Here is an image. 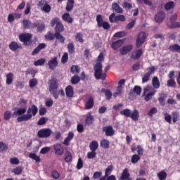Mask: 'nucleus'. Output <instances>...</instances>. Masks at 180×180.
I'll return each mask as SVG.
<instances>
[{"label":"nucleus","instance_id":"nucleus-10","mask_svg":"<svg viewBox=\"0 0 180 180\" xmlns=\"http://www.w3.org/2000/svg\"><path fill=\"white\" fill-rule=\"evenodd\" d=\"M156 23H162L165 19V13L164 11H159L154 17Z\"/></svg>","mask_w":180,"mask_h":180},{"label":"nucleus","instance_id":"nucleus-32","mask_svg":"<svg viewBox=\"0 0 180 180\" xmlns=\"http://www.w3.org/2000/svg\"><path fill=\"white\" fill-rule=\"evenodd\" d=\"M55 38L59 41V43L64 44L65 43V37L61 34V33H55Z\"/></svg>","mask_w":180,"mask_h":180},{"label":"nucleus","instance_id":"nucleus-2","mask_svg":"<svg viewBox=\"0 0 180 180\" xmlns=\"http://www.w3.org/2000/svg\"><path fill=\"white\" fill-rule=\"evenodd\" d=\"M103 53H100L97 58V63L94 65V76L96 79H102L105 81L106 79V73H103V70H102V63H101L103 60Z\"/></svg>","mask_w":180,"mask_h":180},{"label":"nucleus","instance_id":"nucleus-46","mask_svg":"<svg viewBox=\"0 0 180 180\" xmlns=\"http://www.w3.org/2000/svg\"><path fill=\"white\" fill-rule=\"evenodd\" d=\"M48 121H49V118L45 117H41V118H39V121L37 122V125L43 126L46 124V123H47Z\"/></svg>","mask_w":180,"mask_h":180},{"label":"nucleus","instance_id":"nucleus-40","mask_svg":"<svg viewBox=\"0 0 180 180\" xmlns=\"http://www.w3.org/2000/svg\"><path fill=\"white\" fill-rule=\"evenodd\" d=\"M23 171V168L20 166H18L15 168L12 169L13 174L15 175H22V172Z\"/></svg>","mask_w":180,"mask_h":180},{"label":"nucleus","instance_id":"nucleus-24","mask_svg":"<svg viewBox=\"0 0 180 180\" xmlns=\"http://www.w3.org/2000/svg\"><path fill=\"white\" fill-rule=\"evenodd\" d=\"M152 85L155 89H158L160 86H161V83L160 82V79L158 77L155 76L152 79Z\"/></svg>","mask_w":180,"mask_h":180},{"label":"nucleus","instance_id":"nucleus-5","mask_svg":"<svg viewBox=\"0 0 180 180\" xmlns=\"http://www.w3.org/2000/svg\"><path fill=\"white\" fill-rule=\"evenodd\" d=\"M32 37L33 35L30 33H24L18 36L20 41L23 43L24 46H31L32 43H33V41L32 40Z\"/></svg>","mask_w":180,"mask_h":180},{"label":"nucleus","instance_id":"nucleus-60","mask_svg":"<svg viewBox=\"0 0 180 180\" xmlns=\"http://www.w3.org/2000/svg\"><path fill=\"white\" fill-rule=\"evenodd\" d=\"M4 120H9L12 117V112L9 110H6L4 112Z\"/></svg>","mask_w":180,"mask_h":180},{"label":"nucleus","instance_id":"nucleus-7","mask_svg":"<svg viewBox=\"0 0 180 180\" xmlns=\"http://www.w3.org/2000/svg\"><path fill=\"white\" fill-rule=\"evenodd\" d=\"M146 39H147V34L144 32H141L138 34V37L136 41V49H140L144 44L146 41Z\"/></svg>","mask_w":180,"mask_h":180},{"label":"nucleus","instance_id":"nucleus-38","mask_svg":"<svg viewBox=\"0 0 180 180\" xmlns=\"http://www.w3.org/2000/svg\"><path fill=\"white\" fill-rule=\"evenodd\" d=\"M169 51H176V53H180V46L174 44V45H170L169 46Z\"/></svg>","mask_w":180,"mask_h":180},{"label":"nucleus","instance_id":"nucleus-57","mask_svg":"<svg viewBox=\"0 0 180 180\" xmlns=\"http://www.w3.org/2000/svg\"><path fill=\"white\" fill-rule=\"evenodd\" d=\"M165 116V122H167V123H169V124H171L172 123V117L171 116V115L168 114L167 112H165L164 114Z\"/></svg>","mask_w":180,"mask_h":180},{"label":"nucleus","instance_id":"nucleus-48","mask_svg":"<svg viewBox=\"0 0 180 180\" xmlns=\"http://www.w3.org/2000/svg\"><path fill=\"white\" fill-rule=\"evenodd\" d=\"M155 92H157V91H154L150 93H148L146 96H145V101L146 102H148V101H150V99H153V96H154V95H155Z\"/></svg>","mask_w":180,"mask_h":180},{"label":"nucleus","instance_id":"nucleus-25","mask_svg":"<svg viewBox=\"0 0 180 180\" xmlns=\"http://www.w3.org/2000/svg\"><path fill=\"white\" fill-rule=\"evenodd\" d=\"M8 47L11 51H16L18 49H22V46H20L16 41H11Z\"/></svg>","mask_w":180,"mask_h":180},{"label":"nucleus","instance_id":"nucleus-44","mask_svg":"<svg viewBox=\"0 0 180 180\" xmlns=\"http://www.w3.org/2000/svg\"><path fill=\"white\" fill-rule=\"evenodd\" d=\"M157 176L160 180H166L167 179V172L165 171H161L157 174Z\"/></svg>","mask_w":180,"mask_h":180},{"label":"nucleus","instance_id":"nucleus-11","mask_svg":"<svg viewBox=\"0 0 180 180\" xmlns=\"http://www.w3.org/2000/svg\"><path fill=\"white\" fill-rule=\"evenodd\" d=\"M103 131L105 133V136L107 137H112V136H115V129H113V127L110 125L103 127Z\"/></svg>","mask_w":180,"mask_h":180},{"label":"nucleus","instance_id":"nucleus-4","mask_svg":"<svg viewBox=\"0 0 180 180\" xmlns=\"http://www.w3.org/2000/svg\"><path fill=\"white\" fill-rule=\"evenodd\" d=\"M120 115L122 116H125L126 117H131L132 120L134 122H137L139 120V117H140V115H139V110H134L133 112H131V110L129 108L124 109L120 111Z\"/></svg>","mask_w":180,"mask_h":180},{"label":"nucleus","instance_id":"nucleus-13","mask_svg":"<svg viewBox=\"0 0 180 180\" xmlns=\"http://www.w3.org/2000/svg\"><path fill=\"white\" fill-rule=\"evenodd\" d=\"M53 148L56 155H63V154H64V146H63L61 143H56L53 145Z\"/></svg>","mask_w":180,"mask_h":180},{"label":"nucleus","instance_id":"nucleus-36","mask_svg":"<svg viewBox=\"0 0 180 180\" xmlns=\"http://www.w3.org/2000/svg\"><path fill=\"white\" fill-rule=\"evenodd\" d=\"M68 50L69 54H74L75 53V45L72 42L68 44Z\"/></svg>","mask_w":180,"mask_h":180},{"label":"nucleus","instance_id":"nucleus-33","mask_svg":"<svg viewBox=\"0 0 180 180\" xmlns=\"http://www.w3.org/2000/svg\"><path fill=\"white\" fill-rule=\"evenodd\" d=\"M98 147H99V143H98V141H93L89 145V148L91 151H96L98 150Z\"/></svg>","mask_w":180,"mask_h":180},{"label":"nucleus","instance_id":"nucleus-30","mask_svg":"<svg viewBox=\"0 0 180 180\" xmlns=\"http://www.w3.org/2000/svg\"><path fill=\"white\" fill-rule=\"evenodd\" d=\"M110 144V142L109 140L107 139H103L100 142V146L102 148H105V150H108L109 148V145Z\"/></svg>","mask_w":180,"mask_h":180},{"label":"nucleus","instance_id":"nucleus-1","mask_svg":"<svg viewBox=\"0 0 180 180\" xmlns=\"http://www.w3.org/2000/svg\"><path fill=\"white\" fill-rule=\"evenodd\" d=\"M39 112V108L34 104L31 105V108H29L27 110L26 113V108H18L17 110L14 111L13 115L14 116H19L17 118V122L20 123V122H27V120H30L33 116H36L37 112Z\"/></svg>","mask_w":180,"mask_h":180},{"label":"nucleus","instance_id":"nucleus-39","mask_svg":"<svg viewBox=\"0 0 180 180\" xmlns=\"http://www.w3.org/2000/svg\"><path fill=\"white\" fill-rule=\"evenodd\" d=\"M80 72L81 68H79V66L75 65H72L70 68V72H72V74H79Z\"/></svg>","mask_w":180,"mask_h":180},{"label":"nucleus","instance_id":"nucleus-19","mask_svg":"<svg viewBox=\"0 0 180 180\" xmlns=\"http://www.w3.org/2000/svg\"><path fill=\"white\" fill-rule=\"evenodd\" d=\"M143 49H139L138 50L134 51V53L131 55V58L132 60H139L141 56H143Z\"/></svg>","mask_w":180,"mask_h":180},{"label":"nucleus","instance_id":"nucleus-26","mask_svg":"<svg viewBox=\"0 0 180 180\" xmlns=\"http://www.w3.org/2000/svg\"><path fill=\"white\" fill-rule=\"evenodd\" d=\"M112 9L114 10L116 13H123V8H122L117 3H112Z\"/></svg>","mask_w":180,"mask_h":180},{"label":"nucleus","instance_id":"nucleus-53","mask_svg":"<svg viewBox=\"0 0 180 180\" xmlns=\"http://www.w3.org/2000/svg\"><path fill=\"white\" fill-rule=\"evenodd\" d=\"M30 25H32V22L29 20H22V27L24 29H29L30 27Z\"/></svg>","mask_w":180,"mask_h":180},{"label":"nucleus","instance_id":"nucleus-35","mask_svg":"<svg viewBox=\"0 0 180 180\" xmlns=\"http://www.w3.org/2000/svg\"><path fill=\"white\" fill-rule=\"evenodd\" d=\"M46 40H49L50 41H53L56 39V33H53L51 32H48L45 35Z\"/></svg>","mask_w":180,"mask_h":180},{"label":"nucleus","instance_id":"nucleus-27","mask_svg":"<svg viewBox=\"0 0 180 180\" xmlns=\"http://www.w3.org/2000/svg\"><path fill=\"white\" fill-rule=\"evenodd\" d=\"M62 19L64 22H67L68 23H72L74 22V19L70 15V13H65L62 15Z\"/></svg>","mask_w":180,"mask_h":180},{"label":"nucleus","instance_id":"nucleus-61","mask_svg":"<svg viewBox=\"0 0 180 180\" xmlns=\"http://www.w3.org/2000/svg\"><path fill=\"white\" fill-rule=\"evenodd\" d=\"M134 25H136V20H133L131 22L128 23L126 25L127 30H130V29H133V27H134Z\"/></svg>","mask_w":180,"mask_h":180},{"label":"nucleus","instance_id":"nucleus-43","mask_svg":"<svg viewBox=\"0 0 180 180\" xmlns=\"http://www.w3.org/2000/svg\"><path fill=\"white\" fill-rule=\"evenodd\" d=\"M9 146L2 141H0V153H5L8 151Z\"/></svg>","mask_w":180,"mask_h":180},{"label":"nucleus","instance_id":"nucleus-23","mask_svg":"<svg viewBox=\"0 0 180 180\" xmlns=\"http://www.w3.org/2000/svg\"><path fill=\"white\" fill-rule=\"evenodd\" d=\"M74 139V132L70 131L68 134V136L65 139L63 144L65 146H70V141Z\"/></svg>","mask_w":180,"mask_h":180},{"label":"nucleus","instance_id":"nucleus-28","mask_svg":"<svg viewBox=\"0 0 180 180\" xmlns=\"http://www.w3.org/2000/svg\"><path fill=\"white\" fill-rule=\"evenodd\" d=\"M6 85H12V84L13 83V73L12 72H8L6 75Z\"/></svg>","mask_w":180,"mask_h":180},{"label":"nucleus","instance_id":"nucleus-62","mask_svg":"<svg viewBox=\"0 0 180 180\" xmlns=\"http://www.w3.org/2000/svg\"><path fill=\"white\" fill-rule=\"evenodd\" d=\"M133 92L136 94V95H141V87L139 86H135L133 89Z\"/></svg>","mask_w":180,"mask_h":180},{"label":"nucleus","instance_id":"nucleus-12","mask_svg":"<svg viewBox=\"0 0 180 180\" xmlns=\"http://www.w3.org/2000/svg\"><path fill=\"white\" fill-rule=\"evenodd\" d=\"M48 65L49 70H56L58 67V60L57 57H53V59H51L48 62Z\"/></svg>","mask_w":180,"mask_h":180},{"label":"nucleus","instance_id":"nucleus-6","mask_svg":"<svg viewBox=\"0 0 180 180\" xmlns=\"http://www.w3.org/2000/svg\"><path fill=\"white\" fill-rule=\"evenodd\" d=\"M96 20L97 22L98 27H103L105 30H109V29H110V24L106 21H103L102 15H97Z\"/></svg>","mask_w":180,"mask_h":180},{"label":"nucleus","instance_id":"nucleus-37","mask_svg":"<svg viewBox=\"0 0 180 180\" xmlns=\"http://www.w3.org/2000/svg\"><path fill=\"white\" fill-rule=\"evenodd\" d=\"M130 177V173H129V169L126 168L123 170L121 179L126 180Z\"/></svg>","mask_w":180,"mask_h":180},{"label":"nucleus","instance_id":"nucleus-16","mask_svg":"<svg viewBox=\"0 0 180 180\" xmlns=\"http://www.w3.org/2000/svg\"><path fill=\"white\" fill-rule=\"evenodd\" d=\"M124 43V39H119L113 41L111 44V47L113 50H117L118 49H120L122 46H123Z\"/></svg>","mask_w":180,"mask_h":180},{"label":"nucleus","instance_id":"nucleus-20","mask_svg":"<svg viewBox=\"0 0 180 180\" xmlns=\"http://www.w3.org/2000/svg\"><path fill=\"white\" fill-rule=\"evenodd\" d=\"M64 0H57L58 2L61 3ZM74 0H68L67 5H66V11L67 12H71L74 9Z\"/></svg>","mask_w":180,"mask_h":180},{"label":"nucleus","instance_id":"nucleus-52","mask_svg":"<svg viewBox=\"0 0 180 180\" xmlns=\"http://www.w3.org/2000/svg\"><path fill=\"white\" fill-rule=\"evenodd\" d=\"M75 39L79 41V43H84V36L82 32H78L75 35Z\"/></svg>","mask_w":180,"mask_h":180},{"label":"nucleus","instance_id":"nucleus-45","mask_svg":"<svg viewBox=\"0 0 180 180\" xmlns=\"http://www.w3.org/2000/svg\"><path fill=\"white\" fill-rule=\"evenodd\" d=\"M28 157L30 158H32V160H34L36 162H40V161H41V159H40V156H38L37 155H36V153H30Z\"/></svg>","mask_w":180,"mask_h":180},{"label":"nucleus","instance_id":"nucleus-9","mask_svg":"<svg viewBox=\"0 0 180 180\" xmlns=\"http://www.w3.org/2000/svg\"><path fill=\"white\" fill-rule=\"evenodd\" d=\"M38 6H39L41 11L45 12V13H50V12H51V6H50L49 2L46 0L39 1Z\"/></svg>","mask_w":180,"mask_h":180},{"label":"nucleus","instance_id":"nucleus-54","mask_svg":"<svg viewBox=\"0 0 180 180\" xmlns=\"http://www.w3.org/2000/svg\"><path fill=\"white\" fill-rule=\"evenodd\" d=\"M172 119H173V123H176L178 122V117L179 116V112L178 111H174L172 113Z\"/></svg>","mask_w":180,"mask_h":180},{"label":"nucleus","instance_id":"nucleus-59","mask_svg":"<svg viewBox=\"0 0 180 180\" xmlns=\"http://www.w3.org/2000/svg\"><path fill=\"white\" fill-rule=\"evenodd\" d=\"M83 167H84V162L82 161V159L79 158L77 161V169H82Z\"/></svg>","mask_w":180,"mask_h":180},{"label":"nucleus","instance_id":"nucleus-42","mask_svg":"<svg viewBox=\"0 0 180 180\" xmlns=\"http://www.w3.org/2000/svg\"><path fill=\"white\" fill-rule=\"evenodd\" d=\"M65 162H72V154L71 152L67 151L65 153Z\"/></svg>","mask_w":180,"mask_h":180},{"label":"nucleus","instance_id":"nucleus-34","mask_svg":"<svg viewBox=\"0 0 180 180\" xmlns=\"http://www.w3.org/2000/svg\"><path fill=\"white\" fill-rule=\"evenodd\" d=\"M175 8V2L174 1H168L165 4V9L166 11H171V9H174Z\"/></svg>","mask_w":180,"mask_h":180},{"label":"nucleus","instance_id":"nucleus-22","mask_svg":"<svg viewBox=\"0 0 180 180\" xmlns=\"http://www.w3.org/2000/svg\"><path fill=\"white\" fill-rule=\"evenodd\" d=\"M94 122V117L91 114H87L86 116V119L84 120L85 126H91L93 124Z\"/></svg>","mask_w":180,"mask_h":180},{"label":"nucleus","instance_id":"nucleus-58","mask_svg":"<svg viewBox=\"0 0 180 180\" xmlns=\"http://www.w3.org/2000/svg\"><path fill=\"white\" fill-rule=\"evenodd\" d=\"M138 161H140V155L137 154L134 155L131 159V162L136 164Z\"/></svg>","mask_w":180,"mask_h":180},{"label":"nucleus","instance_id":"nucleus-29","mask_svg":"<svg viewBox=\"0 0 180 180\" xmlns=\"http://www.w3.org/2000/svg\"><path fill=\"white\" fill-rule=\"evenodd\" d=\"M101 92L102 94H105V99L107 101H110V99H112V91H110V89H102Z\"/></svg>","mask_w":180,"mask_h":180},{"label":"nucleus","instance_id":"nucleus-18","mask_svg":"<svg viewBox=\"0 0 180 180\" xmlns=\"http://www.w3.org/2000/svg\"><path fill=\"white\" fill-rule=\"evenodd\" d=\"M46 45L45 43H41L38 44V46L32 52V56H36V54H38V53H40L41 50H44V49H46Z\"/></svg>","mask_w":180,"mask_h":180},{"label":"nucleus","instance_id":"nucleus-47","mask_svg":"<svg viewBox=\"0 0 180 180\" xmlns=\"http://www.w3.org/2000/svg\"><path fill=\"white\" fill-rule=\"evenodd\" d=\"M46 64V59L45 58H40L37 60V61L34 62V65L35 67H39L40 65H44Z\"/></svg>","mask_w":180,"mask_h":180},{"label":"nucleus","instance_id":"nucleus-15","mask_svg":"<svg viewBox=\"0 0 180 180\" xmlns=\"http://www.w3.org/2000/svg\"><path fill=\"white\" fill-rule=\"evenodd\" d=\"M131 50H133V45L129 44V45L124 46L122 48L120 49V51L122 56H126V54H127L128 53H130Z\"/></svg>","mask_w":180,"mask_h":180},{"label":"nucleus","instance_id":"nucleus-64","mask_svg":"<svg viewBox=\"0 0 180 180\" xmlns=\"http://www.w3.org/2000/svg\"><path fill=\"white\" fill-rule=\"evenodd\" d=\"M122 6L123 8H124V9H131L133 8V5H131V4L127 2V1H124L122 4Z\"/></svg>","mask_w":180,"mask_h":180},{"label":"nucleus","instance_id":"nucleus-31","mask_svg":"<svg viewBox=\"0 0 180 180\" xmlns=\"http://www.w3.org/2000/svg\"><path fill=\"white\" fill-rule=\"evenodd\" d=\"M64 32V25H63V22H59L57 25L55 27V33H63Z\"/></svg>","mask_w":180,"mask_h":180},{"label":"nucleus","instance_id":"nucleus-3","mask_svg":"<svg viewBox=\"0 0 180 180\" xmlns=\"http://www.w3.org/2000/svg\"><path fill=\"white\" fill-rule=\"evenodd\" d=\"M48 84L49 85V91L50 94H51L55 99H58V91H57L58 89V80L53 77L49 81Z\"/></svg>","mask_w":180,"mask_h":180},{"label":"nucleus","instance_id":"nucleus-17","mask_svg":"<svg viewBox=\"0 0 180 180\" xmlns=\"http://www.w3.org/2000/svg\"><path fill=\"white\" fill-rule=\"evenodd\" d=\"M22 18V15L16 13H10L8 15L7 20L10 23H12V22H15V19H20Z\"/></svg>","mask_w":180,"mask_h":180},{"label":"nucleus","instance_id":"nucleus-51","mask_svg":"<svg viewBox=\"0 0 180 180\" xmlns=\"http://www.w3.org/2000/svg\"><path fill=\"white\" fill-rule=\"evenodd\" d=\"M167 86L169 88H175V86H176V82H175V79H169L167 80Z\"/></svg>","mask_w":180,"mask_h":180},{"label":"nucleus","instance_id":"nucleus-14","mask_svg":"<svg viewBox=\"0 0 180 180\" xmlns=\"http://www.w3.org/2000/svg\"><path fill=\"white\" fill-rule=\"evenodd\" d=\"M86 99L87 101L85 102V109H92L94 105V97L87 96Z\"/></svg>","mask_w":180,"mask_h":180},{"label":"nucleus","instance_id":"nucleus-56","mask_svg":"<svg viewBox=\"0 0 180 180\" xmlns=\"http://www.w3.org/2000/svg\"><path fill=\"white\" fill-rule=\"evenodd\" d=\"M112 171H113V165H109L105 169V176H109L112 173Z\"/></svg>","mask_w":180,"mask_h":180},{"label":"nucleus","instance_id":"nucleus-49","mask_svg":"<svg viewBox=\"0 0 180 180\" xmlns=\"http://www.w3.org/2000/svg\"><path fill=\"white\" fill-rule=\"evenodd\" d=\"M115 20V23L118 22H126V17L124 15H116Z\"/></svg>","mask_w":180,"mask_h":180},{"label":"nucleus","instance_id":"nucleus-63","mask_svg":"<svg viewBox=\"0 0 180 180\" xmlns=\"http://www.w3.org/2000/svg\"><path fill=\"white\" fill-rule=\"evenodd\" d=\"M96 157V151H91L87 153V158L89 160H92L93 158H95Z\"/></svg>","mask_w":180,"mask_h":180},{"label":"nucleus","instance_id":"nucleus-8","mask_svg":"<svg viewBox=\"0 0 180 180\" xmlns=\"http://www.w3.org/2000/svg\"><path fill=\"white\" fill-rule=\"evenodd\" d=\"M53 134V131L50 128H44L38 131L37 136L39 139H49Z\"/></svg>","mask_w":180,"mask_h":180},{"label":"nucleus","instance_id":"nucleus-50","mask_svg":"<svg viewBox=\"0 0 180 180\" xmlns=\"http://www.w3.org/2000/svg\"><path fill=\"white\" fill-rule=\"evenodd\" d=\"M61 21L60 20V18H54L51 20V27H54V26H57V25L60 24Z\"/></svg>","mask_w":180,"mask_h":180},{"label":"nucleus","instance_id":"nucleus-55","mask_svg":"<svg viewBox=\"0 0 180 180\" xmlns=\"http://www.w3.org/2000/svg\"><path fill=\"white\" fill-rule=\"evenodd\" d=\"M68 61V53L65 52L61 58V63L62 64H66Z\"/></svg>","mask_w":180,"mask_h":180},{"label":"nucleus","instance_id":"nucleus-41","mask_svg":"<svg viewBox=\"0 0 180 180\" xmlns=\"http://www.w3.org/2000/svg\"><path fill=\"white\" fill-rule=\"evenodd\" d=\"M79 81H81V77L77 75H75L71 78V84H72V85H77V84L79 83Z\"/></svg>","mask_w":180,"mask_h":180},{"label":"nucleus","instance_id":"nucleus-21","mask_svg":"<svg viewBox=\"0 0 180 180\" xmlns=\"http://www.w3.org/2000/svg\"><path fill=\"white\" fill-rule=\"evenodd\" d=\"M65 91L67 98H72V96H74V88H72V86H67Z\"/></svg>","mask_w":180,"mask_h":180}]
</instances>
